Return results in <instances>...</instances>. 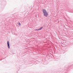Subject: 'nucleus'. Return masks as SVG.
Returning a JSON list of instances; mask_svg holds the SVG:
<instances>
[{
    "label": "nucleus",
    "mask_w": 73,
    "mask_h": 73,
    "mask_svg": "<svg viewBox=\"0 0 73 73\" xmlns=\"http://www.w3.org/2000/svg\"><path fill=\"white\" fill-rule=\"evenodd\" d=\"M43 13L44 15L45 16V17H47L48 15V12L46 11V10L44 9H43Z\"/></svg>",
    "instance_id": "obj_1"
},
{
    "label": "nucleus",
    "mask_w": 73,
    "mask_h": 73,
    "mask_svg": "<svg viewBox=\"0 0 73 73\" xmlns=\"http://www.w3.org/2000/svg\"><path fill=\"white\" fill-rule=\"evenodd\" d=\"M7 45L8 48L9 49V48H10V46H9V41H8L7 42Z\"/></svg>",
    "instance_id": "obj_2"
},
{
    "label": "nucleus",
    "mask_w": 73,
    "mask_h": 73,
    "mask_svg": "<svg viewBox=\"0 0 73 73\" xmlns=\"http://www.w3.org/2000/svg\"><path fill=\"white\" fill-rule=\"evenodd\" d=\"M42 28V27H41L39 29L36 30V31H40V30H41Z\"/></svg>",
    "instance_id": "obj_3"
},
{
    "label": "nucleus",
    "mask_w": 73,
    "mask_h": 73,
    "mask_svg": "<svg viewBox=\"0 0 73 73\" xmlns=\"http://www.w3.org/2000/svg\"><path fill=\"white\" fill-rule=\"evenodd\" d=\"M19 25L20 26L21 25V23H19Z\"/></svg>",
    "instance_id": "obj_4"
}]
</instances>
